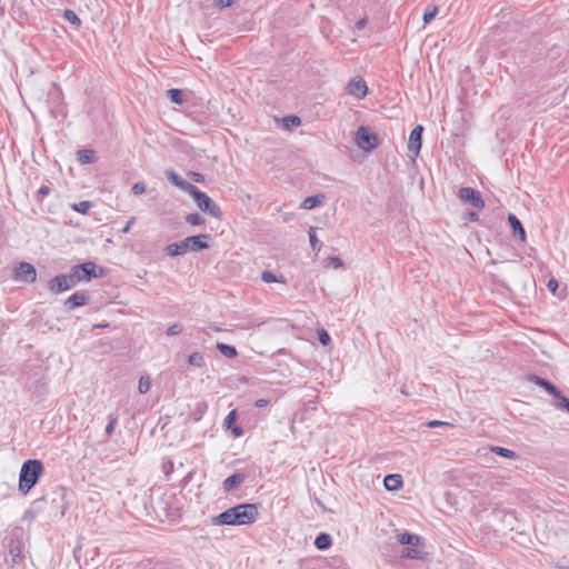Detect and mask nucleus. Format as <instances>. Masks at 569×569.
Wrapping results in <instances>:
<instances>
[{"label": "nucleus", "instance_id": "obj_51", "mask_svg": "<svg viewBox=\"0 0 569 569\" xmlns=\"http://www.w3.org/2000/svg\"><path fill=\"white\" fill-rule=\"evenodd\" d=\"M232 433L234 435V437H240L243 435V429L241 427H233L232 428Z\"/></svg>", "mask_w": 569, "mask_h": 569}, {"label": "nucleus", "instance_id": "obj_8", "mask_svg": "<svg viewBox=\"0 0 569 569\" xmlns=\"http://www.w3.org/2000/svg\"><path fill=\"white\" fill-rule=\"evenodd\" d=\"M458 198L461 201L470 202L471 206L477 208V209H481V208L485 207V201L481 198L479 191H477L476 189H473L471 187H462V188H460V190L458 192Z\"/></svg>", "mask_w": 569, "mask_h": 569}, {"label": "nucleus", "instance_id": "obj_10", "mask_svg": "<svg viewBox=\"0 0 569 569\" xmlns=\"http://www.w3.org/2000/svg\"><path fill=\"white\" fill-rule=\"evenodd\" d=\"M422 132H423V127L421 124H417L411 130L410 136H409L408 150L415 157H417L419 154L421 146H422Z\"/></svg>", "mask_w": 569, "mask_h": 569}, {"label": "nucleus", "instance_id": "obj_5", "mask_svg": "<svg viewBox=\"0 0 569 569\" xmlns=\"http://www.w3.org/2000/svg\"><path fill=\"white\" fill-rule=\"evenodd\" d=\"M70 271L76 283L81 281H90L93 278H99L103 276V268H99V272H97V264L92 261H87L73 266Z\"/></svg>", "mask_w": 569, "mask_h": 569}, {"label": "nucleus", "instance_id": "obj_33", "mask_svg": "<svg viewBox=\"0 0 569 569\" xmlns=\"http://www.w3.org/2000/svg\"><path fill=\"white\" fill-rule=\"evenodd\" d=\"M150 387H151L150 378L149 377H143V376L140 377L139 385H138L139 392L144 395V393H147L150 390Z\"/></svg>", "mask_w": 569, "mask_h": 569}, {"label": "nucleus", "instance_id": "obj_28", "mask_svg": "<svg viewBox=\"0 0 569 569\" xmlns=\"http://www.w3.org/2000/svg\"><path fill=\"white\" fill-rule=\"evenodd\" d=\"M167 97L173 102V103H177V104H182L183 103V92L182 90L180 89H169L167 91Z\"/></svg>", "mask_w": 569, "mask_h": 569}, {"label": "nucleus", "instance_id": "obj_22", "mask_svg": "<svg viewBox=\"0 0 569 569\" xmlns=\"http://www.w3.org/2000/svg\"><path fill=\"white\" fill-rule=\"evenodd\" d=\"M332 545V538L329 533L321 532L315 539V547L318 550H326Z\"/></svg>", "mask_w": 569, "mask_h": 569}, {"label": "nucleus", "instance_id": "obj_3", "mask_svg": "<svg viewBox=\"0 0 569 569\" xmlns=\"http://www.w3.org/2000/svg\"><path fill=\"white\" fill-rule=\"evenodd\" d=\"M43 472V465L40 460L29 459L23 462L19 475V490L28 493L38 482Z\"/></svg>", "mask_w": 569, "mask_h": 569}, {"label": "nucleus", "instance_id": "obj_39", "mask_svg": "<svg viewBox=\"0 0 569 569\" xmlns=\"http://www.w3.org/2000/svg\"><path fill=\"white\" fill-rule=\"evenodd\" d=\"M261 279H262L264 282H267V283H271V282H278V281H280L276 274H273L271 271H268V270H266V271H263V272L261 273Z\"/></svg>", "mask_w": 569, "mask_h": 569}, {"label": "nucleus", "instance_id": "obj_17", "mask_svg": "<svg viewBox=\"0 0 569 569\" xmlns=\"http://www.w3.org/2000/svg\"><path fill=\"white\" fill-rule=\"evenodd\" d=\"M383 485L388 491H397L402 488L403 480L400 475L391 473V475H387L385 477Z\"/></svg>", "mask_w": 569, "mask_h": 569}, {"label": "nucleus", "instance_id": "obj_48", "mask_svg": "<svg viewBox=\"0 0 569 569\" xmlns=\"http://www.w3.org/2000/svg\"><path fill=\"white\" fill-rule=\"evenodd\" d=\"M162 468H163L164 473L169 475L172 471V468H173L172 461L169 460L167 462H163Z\"/></svg>", "mask_w": 569, "mask_h": 569}, {"label": "nucleus", "instance_id": "obj_45", "mask_svg": "<svg viewBox=\"0 0 569 569\" xmlns=\"http://www.w3.org/2000/svg\"><path fill=\"white\" fill-rule=\"evenodd\" d=\"M328 261L335 268H340L343 264L342 260L339 257H329Z\"/></svg>", "mask_w": 569, "mask_h": 569}, {"label": "nucleus", "instance_id": "obj_23", "mask_svg": "<svg viewBox=\"0 0 569 569\" xmlns=\"http://www.w3.org/2000/svg\"><path fill=\"white\" fill-rule=\"evenodd\" d=\"M77 159L80 163L88 164L96 161V154L91 149L79 150L77 152Z\"/></svg>", "mask_w": 569, "mask_h": 569}, {"label": "nucleus", "instance_id": "obj_24", "mask_svg": "<svg viewBox=\"0 0 569 569\" xmlns=\"http://www.w3.org/2000/svg\"><path fill=\"white\" fill-rule=\"evenodd\" d=\"M281 121L282 127L287 130H292L301 123V119L298 116H286Z\"/></svg>", "mask_w": 569, "mask_h": 569}, {"label": "nucleus", "instance_id": "obj_25", "mask_svg": "<svg viewBox=\"0 0 569 569\" xmlns=\"http://www.w3.org/2000/svg\"><path fill=\"white\" fill-rule=\"evenodd\" d=\"M491 451L495 452L498 456L503 457V458H508V459H516L517 458V453L513 450H510V449H507V448H503V447L493 446V447H491Z\"/></svg>", "mask_w": 569, "mask_h": 569}, {"label": "nucleus", "instance_id": "obj_11", "mask_svg": "<svg viewBox=\"0 0 569 569\" xmlns=\"http://www.w3.org/2000/svg\"><path fill=\"white\" fill-rule=\"evenodd\" d=\"M347 92L358 99H362L368 93V86L361 77H355L347 84Z\"/></svg>", "mask_w": 569, "mask_h": 569}, {"label": "nucleus", "instance_id": "obj_14", "mask_svg": "<svg viewBox=\"0 0 569 569\" xmlns=\"http://www.w3.org/2000/svg\"><path fill=\"white\" fill-rule=\"evenodd\" d=\"M527 379H528V381L543 388L547 392L552 395L555 398L559 396L560 390L555 385H552L550 381H548L537 375H529Z\"/></svg>", "mask_w": 569, "mask_h": 569}, {"label": "nucleus", "instance_id": "obj_52", "mask_svg": "<svg viewBox=\"0 0 569 569\" xmlns=\"http://www.w3.org/2000/svg\"><path fill=\"white\" fill-rule=\"evenodd\" d=\"M367 24V18H362L359 21H357L356 27L358 30H361Z\"/></svg>", "mask_w": 569, "mask_h": 569}, {"label": "nucleus", "instance_id": "obj_46", "mask_svg": "<svg viewBox=\"0 0 569 569\" xmlns=\"http://www.w3.org/2000/svg\"><path fill=\"white\" fill-rule=\"evenodd\" d=\"M547 288L552 292L555 293L556 290L558 289V281L555 279V278H551L548 282H547Z\"/></svg>", "mask_w": 569, "mask_h": 569}, {"label": "nucleus", "instance_id": "obj_34", "mask_svg": "<svg viewBox=\"0 0 569 569\" xmlns=\"http://www.w3.org/2000/svg\"><path fill=\"white\" fill-rule=\"evenodd\" d=\"M438 13L437 7H427L423 12V22L429 23Z\"/></svg>", "mask_w": 569, "mask_h": 569}, {"label": "nucleus", "instance_id": "obj_2", "mask_svg": "<svg viewBox=\"0 0 569 569\" xmlns=\"http://www.w3.org/2000/svg\"><path fill=\"white\" fill-rule=\"evenodd\" d=\"M210 239H211V236L208 233L190 236V237L184 238L180 242H173V243L168 244L164 248V251L167 252V254H169L171 257H177V256L183 254L188 251L198 252L203 249H208L210 247V244L207 242V240H210Z\"/></svg>", "mask_w": 569, "mask_h": 569}, {"label": "nucleus", "instance_id": "obj_35", "mask_svg": "<svg viewBox=\"0 0 569 569\" xmlns=\"http://www.w3.org/2000/svg\"><path fill=\"white\" fill-rule=\"evenodd\" d=\"M117 423H118V419H117V417H114V416L110 415V416H109V421H108V423H107V426H106V435H107V436H111V435H112V432L114 431V428H116Z\"/></svg>", "mask_w": 569, "mask_h": 569}, {"label": "nucleus", "instance_id": "obj_41", "mask_svg": "<svg viewBox=\"0 0 569 569\" xmlns=\"http://www.w3.org/2000/svg\"><path fill=\"white\" fill-rule=\"evenodd\" d=\"M182 332V326L180 323H173L167 329L168 336H177Z\"/></svg>", "mask_w": 569, "mask_h": 569}, {"label": "nucleus", "instance_id": "obj_32", "mask_svg": "<svg viewBox=\"0 0 569 569\" xmlns=\"http://www.w3.org/2000/svg\"><path fill=\"white\" fill-rule=\"evenodd\" d=\"M186 221L191 226H201L206 222L204 218L199 213L187 214Z\"/></svg>", "mask_w": 569, "mask_h": 569}, {"label": "nucleus", "instance_id": "obj_21", "mask_svg": "<svg viewBox=\"0 0 569 569\" xmlns=\"http://www.w3.org/2000/svg\"><path fill=\"white\" fill-rule=\"evenodd\" d=\"M401 557L406 559H415V560H421L425 557V552L419 547H411L408 546L403 548L401 552Z\"/></svg>", "mask_w": 569, "mask_h": 569}, {"label": "nucleus", "instance_id": "obj_38", "mask_svg": "<svg viewBox=\"0 0 569 569\" xmlns=\"http://www.w3.org/2000/svg\"><path fill=\"white\" fill-rule=\"evenodd\" d=\"M556 399L558 400L557 407L569 412V398L562 396L561 392H559V396L556 397Z\"/></svg>", "mask_w": 569, "mask_h": 569}, {"label": "nucleus", "instance_id": "obj_6", "mask_svg": "<svg viewBox=\"0 0 569 569\" xmlns=\"http://www.w3.org/2000/svg\"><path fill=\"white\" fill-rule=\"evenodd\" d=\"M13 279L20 282L33 283L37 280V270L29 262H19L13 270Z\"/></svg>", "mask_w": 569, "mask_h": 569}, {"label": "nucleus", "instance_id": "obj_47", "mask_svg": "<svg viewBox=\"0 0 569 569\" xmlns=\"http://www.w3.org/2000/svg\"><path fill=\"white\" fill-rule=\"evenodd\" d=\"M269 403H270V401H269L268 399H263V398H261V399L256 400V402H254V407H257V408H264V407H267Z\"/></svg>", "mask_w": 569, "mask_h": 569}, {"label": "nucleus", "instance_id": "obj_15", "mask_svg": "<svg viewBox=\"0 0 569 569\" xmlns=\"http://www.w3.org/2000/svg\"><path fill=\"white\" fill-rule=\"evenodd\" d=\"M166 177L169 181H171L174 186L179 187L181 190L187 193L192 189L193 184L182 179L173 169L166 170Z\"/></svg>", "mask_w": 569, "mask_h": 569}, {"label": "nucleus", "instance_id": "obj_19", "mask_svg": "<svg viewBox=\"0 0 569 569\" xmlns=\"http://www.w3.org/2000/svg\"><path fill=\"white\" fill-rule=\"evenodd\" d=\"M398 541L405 546L420 547L423 545L422 538L415 533L403 532L398 536Z\"/></svg>", "mask_w": 569, "mask_h": 569}, {"label": "nucleus", "instance_id": "obj_13", "mask_svg": "<svg viewBox=\"0 0 569 569\" xmlns=\"http://www.w3.org/2000/svg\"><path fill=\"white\" fill-rule=\"evenodd\" d=\"M89 301V296L84 291H77L72 293L66 301L64 306L67 309L72 310L78 307H82L87 305Z\"/></svg>", "mask_w": 569, "mask_h": 569}, {"label": "nucleus", "instance_id": "obj_12", "mask_svg": "<svg viewBox=\"0 0 569 569\" xmlns=\"http://www.w3.org/2000/svg\"><path fill=\"white\" fill-rule=\"evenodd\" d=\"M357 138L359 144H367L370 149H375L379 146V138L376 133L371 132L367 127H359L357 130Z\"/></svg>", "mask_w": 569, "mask_h": 569}, {"label": "nucleus", "instance_id": "obj_1", "mask_svg": "<svg viewBox=\"0 0 569 569\" xmlns=\"http://www.w3.org/2000/svg\"><path fill=\"white\" fill-rule=\"evenodd\" d=\"M259 516L258 506L254 503H240L212 517L214 526H243L253 523Z\"/></svg>", "mask_w": 569, "mask_h": 569}, {"label": "nucleus", "instance_id": "obj_7", "mask_svg": "<svg viewBox=\"0 0 569 569\" xmlns=\"http://www.w3.org/2000/svg\"><path fill=\"white\" fill-rule=\"evenodd\" d=\"M76 284L72 273L70 272L69 274H58L52 278L48 283V288L53 293H61L73 288Z\"/></svg>", "mask_w": 569, "mask_h": 569}, {"label": "nucleus", "instance_id": "obj_18", "mask_svg": "<svg viewBox=\"0 0 569 569\" xmlns=\"http://www.w3.org/2000/svg\"><path fill=\"white\" fill-rule=\"evenodd\" d=\"M508 222L512 229V234L516 238H519L521 241L526 240V231L520 222V220L512 213L508 216Z\"/></svg>", "mask_w": 569, "mask_h": 569}, {"label": "nucleus", "instance_id": "obj_4", "mask_svg": "<svg viewBox=\"0 0 569 569\" xmlns=\"http://www.w3.org/2000/svg\"><path fill=\"white\" fill-rule=\"evenodd\" d=\"M196 201L198 208L208 212L210 216L220 219L222 211L220 207L203 191L199 190L196 186L188 192Z\"/></svg>", "mask_w": 569, "mask_h": 569}, {"label": "nucleus", "instance_id": "obj_40", "mask_svg": "<svg viewBox=\"0 0 569 569\" xmlns=\"http://www.w3.org/2000/svg\"><path fill=\"white\" fill-rule=\"evenodd\" d=\"M318 337H319V341L323 346H328L331 342V337H330V335L325 329H321L318 332Z\"/></svg>", "mask_w": 569, "mask_h": 569}, {"label": "nucleus", "instance_id": "obj_42", "mask_svg": "<svg viewBox=\"0 0 569 569\" xmlns=\"http://www.w3.org/2000/svg\"><path fill=\"white\" fill-rule=\"evenodd\" d=\"M51 189L48 186H41L37 192V200L41 201L46 196L50 193Z\"/></svg>", "mask_w": 569, "mask_h": 569}, {"label": "nucleus", "instance_id": "obj_16", "mask_svg": "<svg viewBox=\"0 0 569 569\" xmlns=\"http://www.w3.org/2000/svg\"><path fill=\"white\" fill-rule=\"evenodd\" d=\"M246 479V475L242 472H236L228 478H226L222 482V488L226 492H229L241 485Z\"/></svg>", "mask_w": 569, "mask_h": 569}, {"label": "nucleus", "instance_id": "obj_36", "mask_svg": "<svg viewBox=\"0 0 569 569\" xmlns=\"http://www.w3.org/2000/svg\"><path fill=\"white\" fill-rule=\"evenodd\" d=\"M237 419V410L233 409L231 410L227 417L224 418V421H223V426L227 428V429H230L232 423L236 421Z\"/></svg>", "mask_w": 569, "mask_h": 569}, {"label": "nucleus", "instance_id": "obj_31", "mask_svg": "<svg viewBox=\"0 0 569 569\" xmlns=\"http://www.w3.org/2000/svg\"><path fill=\"white\" fill-rule=\"evenodd\" d=\"M91 207H92V202L87 201V200L73 203L71 206L72 210H74L76 212L82 213V214L88 213V211L91 209Z\"/></svg>", "mask_w": 569, "mask_h": 569}, {"label": "nucleus", "instance_id": "obj_53", "mask_svg": "<svg viewBox=\"0 0 569 569\" xmlns=\"http://www.w3.org/2000/svg\"><path fill=\"white\" fill-rule=\"evenodd\" d=\"M220 1H221V6H222V7H228V6H230V4H231V1H232V0H220Z\"/></svg>", "mask_w": 569, "mask_h": 569}, {"label": "nucleus", "instance_id": "obj_30", "mask_svg": "<svg viewBox=\"0 0 569 569\" xmlns=\"http://www.w3.org/2000/svg\"><path fill=\"white\" fill-rule=\"evenodd\" d=\"M63 18L68 22H70L72 26H74L76 28H79L80 24H81L80 18L78 17V14L73 10H70V9L64 10Z\"/></svg>", "mask_w": 569, "mask_h": 569}, {"label": "nucleus", "instance_id": "obj_54", "mask_svg": "<svg viewBox=\"0 0 569 569\" xmlns=\"http://www.w3.org/2000/svg\"><path fill=\"white\" fill-rule=\"evenodd\" d=\"M555 568L556 569H569V566H563V565H560V563H556Z\"/></svg>", "mask_w": 569, "mask_h": 569}, {"label": "nucleus", "instance_id": "obj_27", "mask_svg": "<svg viewBox=\"0 0 569 569\" xmlns=\"http://www.w3.org/2000/svg\"><path fill=\"white\" fill-rule=\"evenodd\" d=\"M217 349L221 355H223L227 358H234L237 356V350L233 346L226 345V343H218Z\"/></svg>", "mask_w": 569, "mask_h": 569}, {"label": "nucleus", "instance_id": "obj_49", "mask_svg": "<svg viewBox=\"0 0 569 569\" xmlns=\"http://www.w3.org/2000/svg\"><path fill=\"white\" fill-rule=\"evenodd\" d=\"M134 220H136L134 218H131L130 220H128L126 226L122 228L121 232H123V233L129 232V230L131 229V226L133 224Z\"/></svg>", "mask_w": 569, "mask_h": 569}, {"label": "nucleus", "instance_id": "obj_44", "mask_svg": "<svg viewBox=\"0 0 569 569\" xmlns=\"http://www.w3.org/2000/svg\"><path fill=\"white\" fill-rule=\"evenodd\" d=\"M189 177L194 181V182H198V183H201L204 181V177L202 173H199V172H189Z\"/></svg>", "mask_w": 569, "mask_h": 569}, {"label": "nucleus", "instance_id": "obj_26", "mask_svg": "<svg viewBox=\"0 0 569 569\" xmlns=\"http://www.w3.org/2000/svg\"><path fill=\"white\" fill-rule=\"evenodd\" d=\"M188 362L190 366L201 368L204 366V357L201 352L196 351L188 357Z\"/></svg>", "mask_w": 569, "mask_h": 569}, {"label": "nucleus", "instance_id": "obj_50", "mask_svg": "<svg viewBox=\"0 0 569 569\" xmlns=\"http://www.w3.org/2000/svg\"><path fill=\"white\" fill-rule=\"evenodd\" d=\"M467 219L469 221H478L479 214L477 212H468L467 213Z\"/></svg>", "mask_w": 569, "mask_h": 569}, {"label": "nucleus", "instance_id": "obj_29", "mask_svg": "<svg viewBox=\"0 0 569 569\" xmlns=\"http://www.w3.org/2000/svg\"><path fill=\"white\" fill-rule=\"evenodd\" d=\"M308 234H309V241H310V246H311L312 250L319 251L322 247V243L319 241V239L317 237L316 228L310 227Z\"/></svg>", "mask_w": 569, "mask_h": 569}, {"label": "nucleus", "instance_id": "obj_20", "mask_svg": "<svg viewBox=\"0 0 569 569\" xmlns=\"http://www.w3.org/2000/svg\"><path fill=\"white\" fill-rule=\"evenodd\" d=\"M325 199H326L325 194H316V196L307 197L301 202L300 208L306 209V210H311V209L318 207L319 204H321Z\"/></svg>", "mask_w": 569, "mask_h": 569}, {"label": "nucleus", "instance_id": "obj_37", "mask_svg": "<svg viewBox=\"0 0 569 569\" xmlns=\"http://www.w3.org/2000/svg\"><path fill=\"white\" fill-rule=\"evenodd\" d=\"M147 190V184L142 181H139V182H136L133 186H132V189H131V192L134 194V196H139V194H142L144 193Z\"/></svg>", "mask_w": 569, "mask_h": 569}, {"label": "nucleus", "instance_id": "obj_43", "mask_svg": "<svg viewBox=\"0 0 569 569\" xmlns=\"http://www.w3.org/2000/svg\"><path fill=\"white\" fill-rule=\"evenodd\" d=\"M423 426L427 428H437V427H442V426H450V423L440 421V420H430V421L423 423Z\"/></svg>", "mask_w": 569, "mask_h": 569}, {"label": "nucleus", "instance_id": "obj_9", "mask_svg": "<svg viewBox=\"0 0 569 569\" xmlns=\"http://www.w3.org/2000/svg\"><path fill=\"white\" fill-rule=\"evenodd\" d=\"M23 560L22 547L19 540H10L8 546V557L4 561L8 566L14 567Z\"/></svg>", "mask_w": 569, "mask_h": 569}]
</instances>
